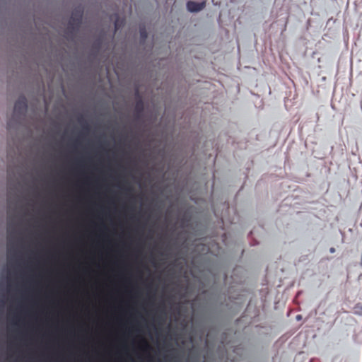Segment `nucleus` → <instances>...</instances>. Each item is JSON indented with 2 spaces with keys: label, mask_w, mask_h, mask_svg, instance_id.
Wrapping results in <instances>:
<instances>
[{
  "label": "nucleus",
  "mask_w": 362,
  "mask_h": 362,
  "mask_svg": "<svg viewBox=\"0 0 362 362\" xmlns=\"http://www.w3.org/2000/svg\"><path fill=\"white\" fill-rule=\"evenodd\" d=\"M244 353L245 351L243 347L237 346L233 350V354H235L236 356H233L229 350V341H228V361L242 362L244 360Z\"/></svg>",
  "instance_id": "obj_1"
},
{
  "label": "nucleus",
  "mask_w": 362,
  "mask_h": 362,
  "mask_svg": "<svg viewBox=\"0 0 362 362\" xmlns=\"http://www.w3.org/2000/svg\"><path fill=\"white\" fill-rule=\"evenodd\" d=\"M205 6V2L188 1L186 4L187 11L190 13H197L202 11Z\"/></svg>",
  "instance_id": "obj_2"
},
{
  "label": "nucleus",
  "mask_w": 362,
  "mask_h": 362,
  "mask_svg": "<svg viewBox=\"0 0 362 362\" xmlns=\"http://www.w3.org/2000/svg\"><path fill=\"white\" fill-rule=\"evenodd\" d=\"M26 108V103L25 100L23 98L22 100H19L15 104L14 109L16 111L18 109L25 110Z\"/></svg>",
  "instance_id": "obj_3"
},
{
  "label": "nucleus",
  "mask_w": 362,
  "mask_h": 362,
  "mask_svg": "<svg viewBox=\"0 0 362 362\" xmlns=\"http://www.w3.org/2000/svg\"><path fill=\"white\" fill-rule=\"evenodd\" d=\"M233 286H228V291H227V293H228V299H230L231 298H233V296H232V288H233Z\"/></svg>",
  "instance_id": "obj_4"
},
{
  "label": "nucleus",
  "mask_w": 362,
  "mask_h": 362,
  "mask_svg": "<svg viewBox=\"0 0 362 362\" xmlns=\"http://www.w3.org/2000/svg\"><path fill=\"white\" fill-rule=\"evenodd\" d=\"M140 35H141V38H143V39L146 38L147 33H146V31L145 30V29H141Z\"/></svg>",
  "instance_id": "obj_5"
},
{
  "label": "nucleus",
  "mask_w": 362,
  "mask_h": 362,
  "mask_svg": "<svg viewBox=\"0 0 362 362\" xmlns=\"http://www.w3.org/2000/svg\"><path fill=\"white\" fill-rule=\"evenodd\" d=\"M143 347L144 349H148L149 348V345L147 342L144 341L143 344Z\"/></svg>",
  "instance_id": "obj_6"
},
{
  "label": "nucleus",
  "mask_w": 362,
  "mask_h": 362,
  "mask_svg": "<svg viewBox=\"0 0 362 362\" xmlns=\"http://www.w3.org/2000/svg\"><path fill=\"white\" fill-rule=\"evenodd\" d=\"M101 229L103 230H107V227H106V226L103 223L101 225Z\"/></svg>",
  "instance_id": "obj_7"
},
{
  "label": "nucleus",
  "mask_w": 362,
  "mask_h": 362,
  "mask_svg": "<svg viewBox=\"0 0 362 362\" xmlns=\"http://www.w3.org/2000/svg\"><path fill=\"white\" fill-rule=\"evenodd\" d=\"M329 252H330L331 253H334V252H335V248H334V247H331V248L329 249Z\"/></svg>",
  "instance_id": "obj_8"
},
{
  "label": "nucleus",
  "mask_w": 362,
  "mask_h": 362,
  "mask_svg": "<svg viewBox=\"0 0 362 362\" xmlns=\"http://www.w3.org/2000/svg\"><path fill=\"white\" fill-rule=\"evenodd\" d=\"M122 347H123L125 350H127V345H126V344H124L122 345Z\"/></svg>",
  "instance_id": "obj_9"
},
{
  "label": "nucleus",
  "mask_w": 362,
  "mask_h": 362,
  "mask_svg": "<svg viewBox=\"0 0 362 362\" xmlns=\"http://www.w3.org/2000/svg\"><path fill=\"white\" fill-rule=\"evenodd\" d=\"M10 252H11V249L10 247L8 248V255H10Z\"/></svg>",
  "instance_id": "obj_10"
},
{
  "label": "nucleus",
  "mask_w": 362,
  "mask_h": 362,
  "mask_svg": "<svg viewBox=\"0 0 362 362\" xmlns=\"http://www.w3.org/2000/svg\"><path fill=\"white\" fill-rule=\"evenodd\" d=\"M130 361L131 362H135L134 360L132 358H130Z\"/></svg>",
  "instance_id": "obj_11"
},
{
  "label": "nucleus",
  "mask_w": 362,
  "mask_h": 362,
  "mask_svg": "<svg viewBox=\"0 0 362 362\" xmlns=\"http://www.w3.org/2000/svg\"><path fill=\"white\" fill-rule=\"evenodd\" d=\"M115 28L117 29V23H115Z\"/></svg>",
  "instance_id": "obj_12"
},
{
  "label": "nucleus",
  "mask_w": 362,
  "mask_h": 362,
  "mask_svg": "<svg viewBox=\"0 0 362 362\" xmlns=\"http://www.w3.org/2000/svg\"><path fill=\"white\" fill-rule=\"evenodd\" d=\"M300 315H298L297 316V319H300Z\"/></svg>",
  "instance_id": "obj_13"
}]
</instances>
